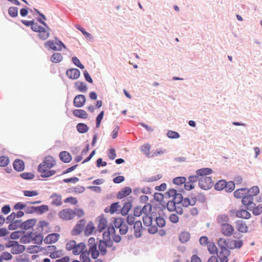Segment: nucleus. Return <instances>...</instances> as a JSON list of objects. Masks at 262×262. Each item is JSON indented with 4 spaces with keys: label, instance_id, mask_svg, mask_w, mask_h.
<instances>
[{
    "label": "nucleus",
    "instance_id": "9",
    "mask_svg": "<svg viewBox=\"0 0 262 262\" xmlns=\"http://www.w3.org/2000/svg\"><path fill=\"white\" fill-rule=\"evenodd\" d=\"M112 244L113 243L111 241H108L107 242H104V241H100L98 245L99 253L101 255H105L107 252V247H111Z\"/></svg>",
    "mask_w": 262,
    "mask_h": 262
},
{
    "label": "nucleus",
    "instance_id": "49",
    "mask_svg": "<svg viewBox=\"0 0 262 262\" xmlns=\"http://www.w3.org/2000/svg\"><path fill=\"white\" fill-rule=\"evenodd\" d=\"M49 210V207L47 205H42L36 207V212H38L40 214H42L47 212Z\"/></svg>",
    "mask_w": 262,
    "mask_h": 262
},
{
    "label": "nucleus",
    "instance_id": "2",
    "mask_svg": "<svg viewBox=\"0 0 262 262\" xmlns=\"http://www.w3.org/2000/svg\"><path fill=\"white\" fill-rule=\"evenodd\" d=\"M247 210L243 208H240L238 209L232 208L229 210V214L232 217H236L243 219H249L251 217V215Z\"/></svg>",
    "mask_w": 262,
    "mask_h": 262
},
{
    "label": "nucleus",
    "instance_id": "47",
    "mask_svg": "<svg viewBox=\"0 0 262 262\" xmlns=\"http://www.w3.org/2000/svg\"><path fill=\"white\" fill-rule=\"evenodd\" d=\"M152 217L150 215H144L143 216V222L145 226H150L152 224Z\"/></svg>",
    "mask_w": 262,
    "mask_h": 262
},
{
    "label": "nucleus",
    "instance_id": "16",
    "mask_svg": "<svg viewBox=\"0 0 262 262\" xmlns=\"http://www.w3.org/2000/svg\"><path fill=\"white\" fill-rule=\"evenodd\" d=\"M230 219L228 215L225 214H219L216 217V223L220 227L228 223Z\"/></svg>",
    "mask_w": 262,
    "mask_h": 262
},
{
    "label": "nucleus",
    "instance_id": "1",
    "mask_svg": "<svg viewBox=\"0 0 262 262\" xmlns=\"http://www.w3.org/2000/svg\"><path fill=\"white\" fill-rule=\"evenodd\" d=\"M56 164V161L53 157L48 156L45 157L43 161L38 166V171L41 173V177L48 178L55 174L56 171L51 169Z\"/></svg>",
    "mask_w": 262,
    "mask_h": 262
},
{
    "label": "nucleus",
    "instance_id": "41",
    "mask_svg": "<svg viewBox=\"0 0 262 262\" xmlns=\"http://www.w3.org/2000/svg\"><path fill=\"white\" fill-rule=\"evenodd\" d=\"M43 241V236L40 234H38L36 235H34L32 233V243L37 245H40L42 243Z\"/></svg>",
    "mask_w": 262,
    "mask_h": 262
},
{
    "label": "nucleus",
    "instance_id": "59",
    "mask_svg": "<svg viewBox=\"0 0 262 262\" xmlns=\"http://www.w3.org/2000/svg\"><path fill=\"white\" fill-rule=\"evenodd\" d=\"M167 209L170 211H173L176 210V202L173 201H169L167 203Z\"/></svg>",
    "mask_w": 262,
    "mask_h": 262
},
{
    "label": "nucleus",
    "instance_id": "12",
    "mask_svg": "<svg viewBox=\"0 0 262 262\" xmlns=\"http://www.w3.org/2000/svg\"><path fill=\"white\" fill-rule=\"evenodd\" d=\"M59 234L58 233H54L48 235L44 239L45 243L47 244H51L56 242L59 238Z\"/></svg>",
    "mask_w": 262,
    "mask_h": 262
},
{
    "label": "nucleus",
    "instance_id": "43",
    "mask_svg": "<svg viewBox=\"0 0 262 262\" xmlns=\"http://www.w3.org/2000/svg\"><path fill=\"white\" fill-rule=\"evenodd\" d=\"M62 56L60 53H55L52 55L51 60L53 62L58 63L60 62L62 60Z\"/></svg>",
    "mask_w": 262,
    "mask_h": 262
},
{
    "label": "nucleus",
    "instance_id": "29",
    "mask_svg": "<svg viewBox=\"0 0 262 262\" xmlns=\"http://www.w3.org/2000/svg\"><path fill=\"white\" fill-rule=\"evenodd\" d=\"M229 239L226 240L224 238H220L217 241V244L221 250L228 249Z\"/></svg>",
    "mask_w": 262,
    "mask_h": 262
},
{
    "label": "nucleus",
    "instance_id": "5",
    "mask_svg": "<svg viewBox=\"0 0 262 262\" xmlns=\"http://www.w3.org/2000/svg\"><path fill=\"white\" fill-rule=\"evenodd\" d=\"M46 48L54 51H61L62 48L66 49L65 45L60 40L54 42L53 40H49L45 43Z\"/></svg>",
    "mask_w": 262,
    "mask_h": 262
},
{
    "label": "nucleus",
    "instance_id": "19",
    "mask_svg": "<svg viewBox=\"0 0 262 262\" xmlns=\"http://www.w3.org/2000/svg\"><path fill=\"white\" fill-rule=\"evenodd\" d=\"M228 244V248L234 249L235 248H240L243 246V243L242 240L229 239Z\"/></svg>",
    "mask_w": 262,
    "mask_h": 262
},
{
    "label": "nucleus",
    "instance_id": "24",
    "mask_svg": "<svg viewBox=\"0 0 262 262\" xmlns=\"http://www.w3.org/2000/svg\"><path fill=\"white\" fill-rule=\"evenodd\" d=\"M212 173V169L210 168H203L196 171V174L201 177H207L206 176Z\"/></svg>",
    "mask_w": 262,
    "mask_h": 262
},
{
    "label": "nucleus",
    "instance_id": "62",
    "mask_svg": "<svg viewBox=\"0 0 262 262\" xmlns=\"http://www.w3.org/2000/svg\"><path fill=\"white\" fill-rule=\"evenodd\" d=\"M9 163V159L7 157L2 156L0 157V166L2 167L6 166Z\"/></svg>",
    "mask_w": 262,
    "mask_h": 262
},
{
    "label": "nucleus",
    "instance_id": "21",
    "mask_svg": "<svg viewBox=\"0 0 262 262\" xmlns=\"http://www.w3.org/2000/svg\"><path fill=\"white\" fill-rule=\"evenodd\" d=\"M196 202L195 198H183L182 200L181 204L183 207H188L189 206H194Z\"/></svg>",
    "mask_w": 262,
    "mask_h": 262
},
{
    "label": "nucleus",
    "instance_id": "61",
    "mask_svg": "<svg viewBox=\"0 0 262 262\" xmlns=\"http://www.w3.org/2000/svg\"><path fill=\"white\" fill-rule=\"evenodd\" d=\"M20 177L24 179H32L34 177V175L31 172H24L20 174Z\"/></svg>",
    "mask_w": 262,
    "mask_h": 262
},
{
    "label": "nucleus",
    "instance_id": "10",
    "mask_svg": "<svg viewBox=\"0 0 262 262\" xmlns=\"http://www.w3.org/2000/svg\"><path fill=\"white\" fill-rule=\"evenodd\" d=\"M86 99L83 95H77L74 99L73 104L76 107H81L85 103Z\"/></svg>",
    "mask_w": 262,
    "mask_h": 262
},
{
    "label": "nucleus",
    "instance_id": "31",
    "mask_svg": "<svg viewBox=\"0 0 262 262\" xmlns=\"http://www.w3.org/2000/svg\"><path fill=\"white\" fill-rule=\"evenodd\" d=\"M32 242V232L28 233L21 236L20 239V242L22 244H26Z\"/></svg>",
    "mask_w": 262,
    "mask_h": 262
},
{
    "label": "nucleus",
    "instance_id": "37",
    "mask_svg": "<svg viewBox=\"0 0 262 262\" xmlns=\"http://www.w3.org/2000/svg\"><path fill=\"white\" fill-rule=\"evenodd\" d=\"M38 33L39 38L42 40H46L49 37L50 34L49 31L43 27Z\"/></svg>",
    "mask_w": 262,
    "mask_h": 262
},
{
    "label": "nucleus",
    "instance_id": "48",
    "mask_svg": "<svg viewBox=\"0 0 262 262\" xmlns=\"http://www.w3.org/2000/svg\"><path fill=\"white\" fill-rule=\"evenodd\" d=\"M186 178L184 177H179L173 179V183L178 185H181L185 183Z\"/></svg>",
    "mask_w": 262,
    "mask_h": 262
},
{
    "label": "nucleus",
    "instance_id": "36",
    "mask_svg": "<svg viewBox=\"0 0 262 262\" xmlns=\"http://www.w3.org/2000/svg\"><path fill=\"white\" fill-rule=\"evenodd\" d=\"M76 128L78 132L81 134L86 133L89 129V127L86 124L82 123H78L76 126Z\"/></svg>",
    "mask_w": 262,
    "mask_h": 262
},
{
    "label": "nucleus",
    "instance_id": "18",
    "mask_svg": "<svg viewBox=\"0 0 262 262\" xmlns=\"http://www.w3.org/2000/svg\"><path fill=\"white\" fill-rule=\"evenodd\" d=\"M107 226V222L103 215H101L98 217V224L97 226L98 230L101 232L104 230Z\"/></svg>",
    "mask_w": 262,
    "mask_h": 262
},
{
    "label": "nucleus",
    "instance_id": "34",
    "mask_svg": "<svg viewBox=\"0 0 262 262\" xmlns=\"http://www.w3.org/2000/svg\"><path fill=\"white\" fill-rule=\"evenodd\" d=\"M91 254L89 250L88 251L87 250H84V252L81 253L80 255V258L82 262H91V260L89 256Z\"/></svg>",
    "mask_w": 262,
    "mask_h": 262
},
{
    "label": "nucleus",
    "instance_id": "8",
    "mask_svg": "<svg viewBox=\"0 0 262 262\" xmlns=\"http://www.w3.org/2000/svg\"><path fill=\"white\" fill-rule=\"evenodd\" d=\"M234 231V227L229 223L220 227L221 232L226 236H231L233 234Z\"/></svg>",
    "mask_w": 262,
    "mask_h": 262
},
{
    "label": "nucleus",
    "instance_id": "35",
    "mask_svg": "<svg viewBox=\"0 0 262 262\" xmlns=\"http://www.w3.org/2000/svg\"><path fill=\"white\" fill-rule=\"evenodd\" d=\"M247 193V188H239L234 191V195L236 198L243 199Z\"/></svg>",
    "mask_w": 262,
    "mask_h": 262
},
{
    "label": "nucleus",
    "instance_id": "13",
    "mask_svg": "<svg viewBox=\"0 0 262 262\" xmlns=\"http://www.w3.org/2000/svg\"><path fill=\"white\" fill-rule=\"evenodd\" d=\"M235 225L238 231L242 233H246L248 231V227L245 222L238 220L236 221Z\"/></svg>",
    "mask_w": 262,
    "mask_h": 262
},
{
    "label": "nucleus",
    "instance_id": "39",
    "mask_svg": "<svg viewBox=\"0 0 262 262\" xmlns=\"http://www.w3.org/2000/svg\"><path fill=\"white\" fill-rule=\"evenodd\" d=\"M94 229L95 227L93 223L92 222H89L84 229V233L86 235H90L94 232Z\"/></svg>",
    "mask_w": 262,
    "mask_h": 262
},
{
    "label": "nucleus",
    "instance_id": "11",
    "mask_svg": "<svg viewBox=\"0 0 262 262\" xmlns=\"http://www.w3.org/2000/svg\"><path fill=\"white\" fill-rule=\"evenodd\" d=\"M253 196H252V194L247 193L242 199V203L247 209H249L250 206L253 204Z\"/></svg>",
    "mask_w": 262,
    "mask_h": 262
},
{
    "label": "nucleus",
    "instance_id": "54",
    "mask_svg": "<svg viewBox=\"0 0 262 262\" xmlns=\"http://www.w3.org/2000/svg\"><path fill=\"white\" fill-rule=\"evenodd\" d=\"M9 14L12 17H16L18 14V8L17 7H11L8 9Z\"/></svg>",
    "mask_w": 262,
    "mask_h": 262
},
{
    "label": "nucleus",
    "instance_id": "4",
    "mask_svg": "<svg viewBox=\"0 0 262 262\" xmlns=\"http://www.w3.org/2000/svg\"><path fill=\"white\" fill-rule=\"evenodd\" d=\"M88 245L89 247V250L92 257L93 259H96L99 255V252L97 249V244L95 242V239L94 237H90L88 241Z\"/></svg>",
    "mask_w": 262,
    "mask_h": 262
},
{
    "label": "nucleus",
    "instance_id": "28",
    "mask_svg": "<svg viewBox=\"0 0 262 262\" xmlns=\"http://www.w3.org/2000/svg\"><path fill=\"white\" fill-rule=\"evenodd\" d=\"M85 245L84 243H81L78 245H76L73 250V253L75 255L81 254V253L84 251Z\"/></svg>",
    "mask_w": 262,
    "mask_h": 262
},
{
    "label": "nucleus",
    "instance_id": "50",
    "mask_svg": "<svg viewBox=\"0 0 262 262\" xmlns=\"http://www.w3.org/2000/svg\"><path fill=\"white\" fill-rule=\"evenodd\" d=\"M41 250L40 247L37 246H30L27 249L28 252L32 254L38 253Z\"/></svg>",
    "mask_w": 262,
    "mask_h": 262
},
{
    "label": "nucleus",
    "instance_id": "14",
    "mask_svg": "<svg viewBox=\"0 0 262 262\" xmlns=\"http://www.w3.org/2000/svg\"><path fill=\"white\" fill-rule=\"evenodd\" d=\"M134 235L137 237H141L142 235V225L141 221H136L134 226Z\"/></svg>",
    "mask_w": 262,
    "mask_h": 262
},
{
    "label": "nucleus",
    "instance_id": "57",
    "mask_svg": "<svg viewBox=\"0 0 262 262\" xmlns=\"http://www.w3.org/2000/svg\"><path fill=\"white\" fill-rule=\"evenodd\" d=\"M119 229L120 234L124 235L127 232L128 226L125 223L123 222L122 225L119 228Z\"/></svg>",
    "mask_w": 262,
    "mask_h": 262
},
{
    "label": "nucleus",
    "instance_id": "45",
    "mask_svg": "<svg viewBox=\"0 0 262 262\" xmlns=\"http://www.w3.org/2000/svg\"><path fill=\"white\" fill-rule=\"evenodd\" d=\"M141 209L144 215H150L152 210V206L150 204L148 203L145 204Z\"/></svg>",
    "mask_w": 262,
    "mask_h": 262
},
{
    "label": "nucleus",
    "instance_id": "33",
    "mask_svg": "<svg viewBox=\"0 0 262 262\" xmlns=\"http://www.w3.org/2000/svg\"><path fill=\"white\" fill-rule=\"evenodd\" d=\"M190 238V234L188 232L183 231L179 235V240L182 243H186Z\"/></svg>",
    "mask_w": 262,
    "mask_h": 262
},
{
    "label": "nucleus",
    "instance_id": "20",
    "mask_svg": "<svg viewBox=\"0 0 262 262\" xmlns=\"http://www.w3.org/2000/svg\"><path fill=\"white\" fill-rule=\"evenodd\" d=\"M36 223V220L34 219H29L24 222H21V229L28 230L32 228Z\"/></svg>",
    "mask_w": 262,
    "mask_h": 262
},
{
    "label": "nucleus",
    "instance_id": "42",
    "mask_svg": "<svg viewBox=\"0 0 262 262\" xmlns=\"http://www.w3.org/2000/svg\"><path fill=\"white\" fill-rule=\"evenodd\" d=\"M227 182L225 180H220L215 184V189L217 190H222L225 189Z\"/></svg>",
    "mask_w": 262,
    "mask_h": 262
},
{
    "label": "nucleus",
    "instance_id": "25",
    "mask_svg": "<svg viewBox=\"0 0 262 262\" xmlns=\"http://www.w3.org/2000/svg\"><path fill=\"white\" fill-rule=\"evenodd\" d=\"M52 199V204L55 206H60L61 205V195L57 193H53L51 196Z\"/></svg>",
    "mask_w": 262,
    "mask_h": 262
},
{
    "label": "nucleus",
    "instance_id": "38",
    "mask_svg": "<svg viewBox=\"0 0 262 262\" xmlns=\"http://www.w3.org/2000/svg\"><path fill=\"white\" fill-rule=\"evenodd\" d=\"M75 88L80 92H85L87 91V86L86 84L80 81H77L75 83Z\"/></svg>",
    "mask_w": 262,
    "mask_h": 262
},
{
    "label": "nucleus",
    "instance_id": "53",
    "mask_svg": "<svg viewBox=\"0 0 262 262\" xmlns=\"http://www.w3.org/2000/svg\"><path fill=\"white\" fill-rule=\"evenodd\" d=\"M150 147L149 144H145L141 146V150L147 156H149L150 155Z\"/></svg>",
    "mask_w": 262,
    "mask_h": 262
},
{
    "label": "nucleus",
    "instance_id": "58",
    "mask_svg": "<svg viewBox=\"0 0 262 262\" xmlns=\"http://www.w3.org/2000/svg\"><path fill=\"white\" fill-rule=\"evenodd\" d=\"M252 213L255 215H258L262 213V205L254 207L252 210Z\"/></svg>",
    "mask_w": 262,
    "mask_h": 262
},
{
    "label": "nucleus",
    "instance_id": "51",
    "mask_svg": "<svg viewBox=\"0 0 262 262\" xmlns=\"http://www.w3.org/2000/svg\"><path fill=\"white\" fill-rule=\"evenodd\" d=\"M63 255V252L61 250L57 249L55 252L51 253L50 257L53 259L59 258Z\"/></svg>",
    "mask_w": 262,
    "mask_h": 262
},
{
    "label": "nucleus",
    "instance_id": "7",
    "mask_svg": "<svg viewBox=\"0 0 262 262\" xmlns=\"http://www.w3.org/2000/svg\"><path fill=\"white\" fill-rule=\"evenodd\" d=\"M58 215L60 219L68 221L74 219L75 216V213L74 210L67 208L59 211Z\"/></svg>",
    "mask_w": 262,
    "mask_h": 262
},
{
    "label": "nucleus",
    "instance_id": "17",
    "mask_svg": "<svg viewBox=\"0 0 262 262\" xmlns=\"http://www.w3.org/2000/svg\"><path fill=\"white\" fill-rule=\"evenodd\" d=\"M230 254V251L228 249L221 250L218 257L221 262H227Z\"/></svg>",
    "mask_w": 262,
    "mask_h": 262
},
{
    "label": "nucleus",
    "instance_id": "64",
    "mask_svg": "<svg viewBox=\"0 0 262 262\" xmlns=\"http://www.w3.org/2000/svg\"><path fill=\"white\" fill-rule=\"evenodd\" d=\"M156 223L157 225L160 227H163L165 226V220L162 217H157L156 218Z\"/></svg>",
    "mask_w": 262,
    "mask_h": 262
},
{
    "label": "nucleus",
    "instance_id": "15",
    "mask_svg": "<svg viewBox=\"0 0 262 262\" xmlns=\"http://www.w3.org/2000/svg\"><path fill=\"white\" fill-rule=\"evenodd\" d=\"M66 74L70 79L73 80L78 79L80 75L79 70L74 68L68 70Z\"/></svg>",
    "mask_w": 262,
    "mask_h": 262
},
{
    "label": "nucleus",
    "instance_id": "60",
    "mask_svg": "<svg viewBox=\"0 0 262 262\" xmlns=\"http://www.w3.org/2000/svg\"><path fill=\"white\" fill-rule=\"evenodd\" d=\"M124 222L123 219L121 217L117 218L115 220L114 224V226H113L114 227V229H119V228L122 225V223Z\"/></svg>",
    "mask_w": 262,
    "mask_h": 262
},
{
    "label": "nucleus",
    "instance_id": "46",
    "mask_svg": "<svg viewBox=\"0 0 262 262\" xmlns=\"http://www.w3.org/2000/svg\"><path fill=\"white\" fill-rule=\"evenodd\" d=\"M259 192V189L258 186H253L250 189H247V193L248 194H252V196L257 195Z\"/></svg>",
    "mask_w": 262,
    "mask_h": 262
},
{
    "label": "nucleus",
    "instance_id": "27",
    "mask_svg": "<svg viewBox=\"0 0 262 262\" xmlns=\"http://www.w3.org/2000/svg\"><path fill=\"white\" fill-rule=\"evenodd\" d=\"M13 167L15 170L21 171L24 169L25 165L23 160L20 159L15 160L13 162Z\"/></svg>",
    "mask_w": 262,
    "mask_h": 262
},
{
    "label": "nucleus",
    "instance_id": "55",
    "mask_svg": "<svg viewBox=\"0 0 262 262\" xmlns=\"http://www.w3.org/2000/svg\"><path fill=\"white\" fill-rule=\"evenodd\" d=\"M23 193L25 196L28 197L34 196L38 194V191L36 190H25Z\"/></svg>",
    "mask_w": 262,
    "mask_h": 262
},
{
    "label": "nucleus",
    "instance_id": "52",
    "mask_svg": "<svg viewBox=\"0 0 262 262\" xmlns=\"http://www.w3.org/2000/svg\"><path fill=\"white\" fill-rule=\"evenodd\" d=\"M120 206L118 203H113L110 207V211L111 214H113L117 211L119 210Z\"/></svg>",
    "mask_w": 262,
    "mask_h": 262
},
{
    "label": "nucleus",
    "instance_id": "26",
    "mask_svg": "<svg viewBox=\"0 0 262 262\" xmlns=\"http://www.w3.org/2000/svg\"><path fill=\"white\" fill-rule=\"evenodd\" d=\"M60 160L64 163H69L72 160V156L66 151H61L59 154Z\"/></svg>",
    "mask_w": 262,
    "mask_h": 262
},
{
    "label": "nucleus",
    "instance_id": "3",
    "mask_svg": "<svg viewBox=\"0 0 262 262\" xmlns=\"http://www.w3.org/2000/svg\"><path fill=\"white\" fill-rule=\"evenodd\" d=\"M6 247L11 248V252L13 254L22 253L25 250V247L24 245L18 244V242L15 241H9Z\"/></svg>",
    "mask_w": 262,
    "mask_h": 262
},
{
    "label": "nucleus",
    "instance_id": "30",
    "mask_svg": "<svg viewBox=\"0 0 262 262\" xmlns=\"http://www.w3.org/2000/svg\"><path fill=\"white\" fill-rule=\"evenodd\" d=\"M73 114L75 117L79 118L86 119L88 117L87 113L83 110H75Z\"/></svg>",
    "mask_w": 262,
    "mask_h": 262
},
{
    "label": "nucleus",
    "instance_id": "40",
    "mask_svg": "<svg viewBox=\"0 0 262 262\" xmlns=\"http://www.w3.org/2000/svg\"><path fill=\"white\" fill-rule=\"evenodd\" d=\"M207 249L209 252L211 254H215L217 253V248L213 242H210L208 244Z\"/></svg>",
    "mask_w": 262,
    "mask_h": 262
},
{
    "label": "nucleus",
    "instance_id": "44",
    "mask_svg": "<svg viewBox=\"0 0 262 262\" xmlns=\"http://www.w3.org/2000/svg\"><path fill=\"white\" fill-rule=\"evenodd\" d=\"M132 205L130 202L125 203L122 208L121 209V212L123 215H126L129 212L132 208Z\"/></svg>",
    "mask_w": 262,
    "mask_h": 262
},
{
    "label": "nucleus",
    "instance_id": "22",
    "mask_svg": "<svg viewBox=\"0 0 262 262\" xmlns=\"http://www.w3.org/2000/svg\"><path fill=\"white\" fill-rule=\"evenodd\" d=\"M131 192L132 189L129 187H125L118 192L117 198L119 199H123L129 195Z\"/></svg>",
    "mask_w": 262,
    "mask_h": 262
},
{
    "label": "nucleus",
    "instance_id": "63",
    "mask_svg": "<svg viewBox=\"0 0 262 262\" xmlns=\"http://www.w3.org/2000/svg\"><path fill=\"white\" fill-rule=\"evenodd\" d=\"M167 135L169 138L171 139H177L180 137V135L177 132L172 130H169L167 133Z\"/></svg>",
    "mask_w": 262,
    "mask_h": 262
},
{
    "label": "nucleus",
    "instance_id": "23",
    "mask_svg": "<svg viewBox=\"0 0 262 262\" xmlns=\"http://www.w3.org/2000/svg\"><path fill=\"white\" fill-rule=\"evenodd\" d=\"M115 233V229L113 227H108L107 230L104 231L103 233V240L104 242H107L111 240V235H113Z\"/></svg>",
    "mask_w": 262,
    "mask_h": 262
},
{
    "label": "nucleus",
    "instance_id": "6",
    "mask_svg": "<svg viewBox=\"0 0 262 262\" xmlns=\"http://www.w3.org/2000/svg\"><path fill=\"white\" fill-rule=\"evenodd\" d=\"M199 185L201 189L208 190L212 187L213 182L211 177H201L199 180Z\"/></svg>",
    "mask_w": 262,
    "mask_h": 262
},
{
    "label": "nucleus",
    "instance_id": "56",
    "mask_svg": "<svg viewBox=\"0 0 262 262\" xmlns=\"http://www.w3.org/2000/svg\"><path fill=\"white\" fill-rule=\"evenodd\" d=\"M235 188V184L234 182L232 181H230L228 182H227V185L226 186V187L225 188V190L227 192H231L233 191Z\"/></svg>",
    "mask_w": 262,
    "mask_h": 262
},
{
    "label": "nucleus",
    "instance_id": "32",
    "mask_svg": "<svg viewBox=\"0 0 262 262\" xmlns=\"http://www.w3.org/2000/svg\"><path fill=\"white\" fill-rule=\"evenodd\" d=\"M21 228V221L20 220H16L10 223L8 229L10 230H14L18 228Z\"/></svg>",
    "mask_w": 262,
    "mask_h": 262
}]
</instances>
